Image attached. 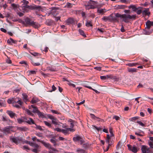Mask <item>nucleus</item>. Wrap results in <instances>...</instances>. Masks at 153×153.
<instances>
[{
    "mask_svg": "<svg viewBox=\"0 0 153 153\" xmlns=\"http://www.w3.org/2000/svg\"><path fill=\"white\" fill-rule=\"evenodd\" d=\"M115 16L116 17L122 19L123 21L126 23L128 22V19H134L136 16L135 15H131L126 14L121 15L118 13H116Z\"/></svg>",
    "mask_w": 153,
    "mask_h": 153,
    "instance_id": "f257e3e1",
    "label": "nucleus"
},
{
    "mask_svg": "<svg viewBox=\"0 0 153 153\" xmlns=\"http://www.w3.org/2000/svg\"><path fill=\"white\" fill-rule=\"evenodd\" d=\"M37 141L40 142L45 147L48 149L49 150V153H57V150L52 147L49 143H46L43 141H40L39 139H37Z\"/></svg>",
    "mask_w": 153,
    "mask_h": 153,
    "instance_id": "f03ea898",
    "label": "nucleus"
},
{
    "mask_svg": "<svg viewBox=\"0 0 153 153\" xmlns=\"http://www.w3.org/2000/svg\"><path fill=\"white\" fill-rule=\"evenodd\" d=\"M141 150L142 153H152L151 149L147 146L143 145L141 146Z\"/></svg>",
    "mask_w": 153,
    "mask_h": 153,
    "instance_id": "7ed1b4c3",
    "label": "nucleus"
},
{
    "mask_svg": "<svg viewBox=\"0 0 153 153\" xmlns=\"http://www.w3.org/2000/svg\"><path fill=\"white\" fill-rule=\"evenodd\" d=\"M127 146L129 150L131 151L134 153L137 152L138 151L137 148L135 146H132L131 145L128 144L127 145Z\"/></svg>",
    "mask_w": 153,
    "mask_h": 153,
    "instance_id": "20e7f679",
    "label": "nucleus"
},
{
    "mask_svg": "<svg viewBox=\"0 0 153 153\" xmlns=\"http://www.w3.org/2000/svg\"><path fill=\"white\" fill-rule=\"evenodd\" d=\"M10 140L16 144H18L21 141V139L18 137H12L10 138Z\"/></svg>",
    "mask_w": 153,
    "mask_h": 153,
    "instance_id": "39448f33",
    "label": "nucleus"
},
{
    "mask_svg": "<svg viewBox=\"0 0 153 153\" xmlns=\"http://www.w3.org/2000/svg\"><path fill=\"white\" fill-rule=\"evenodd\" d=\"M22 102L20 100H18L16 101H14V102H13V105L17 108H19L20 105H22Z\"/></svg>",
    "mask_w": 153,
    "mask_h": 153,
    "instance_id": "423d86ee",
    "label": "nucleus"
},
{
    "mask_svg": "<svg viewBox=\"0 0 153 153\" xmlns=\"http://www.w3.org/2000/svg\"><path fill=\"white\" fill-rule=\"evenodd\" d=\"M88 2L91 7H93V9L97 7L98 6V3L97 1L90 0Z\"/></svg>",
    "mask_w": 153,
    "mask_h": 153,
    "instance_id": "0eeeda50",
    "label": "nucleus"
},
{
    "mask_svg": "<svg viewBox=\"0 0 153 153\" xmlns=\"http://www.w3.org/2000/svg\"><path fill=\"white\" fill-rule=\"evenodd\" d=\"M29 109H30L31 110H32V109L33 108L32 110V112H33L34 113H37L38 112V110L37 108V107L33 105H31V106H29Z\"/></svg>",
    "mask_w": 153,
    "mask_h": 153,
    "instance_id": "6e6552de",
    "label": "nucleus"
},
{
    "mask_svg": "<svg viewBox=\"0 0 153 153\" xmlns=\"http://www.w3.org/2000/svg\"><path fill=\"white\" fill-rule=\"evenodd\" d=\"M102 20L106 22L107 21H112L113 19V16H104L102 19Z\"/></svg>",
    "mask_w": 153,
    "mask_h": 153,
    "instance_id": "1a4fd4ad",
    "label": "nucleus"
},
{
    "mask_svg": "<svg viewBox=\"0 0 153 153\" xmlns=\"http://www.w3.org/2000/svg\"><path fill=\"white\" fill-rule=\"evenodd\" d=\"M128 8L129 9H131L134 12H136L140 8V7H137L135 5H131L128 6Z\"/></svg>",
    "mask_w": 153,
    "mask_h": 153,
    "instance_id": "9d476101",
    "label": "nucleus"
},
{
    "mask_svg": "<svg viewBox=\"0 0 153 153\" xmlns=\"http://www.w3.org/2000/svg\"><path fill=\"white\" fill-rule=\"evenodd\" d=\"M12 128V126H9L7 127L4 128L3 129V132L5 133H10L11 131Z\"/></svg>",
    "mask_w": 153,
    "mask_h": 153,
    "instance_id": "9b49d317",
    "label": "nucleus"
},
{
    "mask_svg": "<svg viewBox=\"0 0 153 153\" xmlns=\"http://www.w3.org/2000/svg\"><path fill=\"white\" fill-rule=\"evenodd\" d=\"M7 42L9 45H12L13 44L17 43V41L13 40L11 38H10L9 39H8L7 40Z\"/></svg>",
    "mask_w": 153,
    "mask_h": 153,
    "instance_id": "f8f14e48",
    "label": "nucleus"
},
{
    "mask_svg": "<svg viewBox=\"0 0 153 153\" xmlns=\"http://www.w3.org/2000/svg\"><path fill=\"white\" fill-rule=\"evenodd\" d=\"M106 11V10L105 9L100 8H98L97 10V13L101 15L103 14Z\"/></svg>",
    "mask_w": 153,
    "mask_h": 153,
    "instance_id": "ddd939ff",
    "label": "nucleus"
},
{
    "mask_svg": "<svg viewBox=\"0 0 153 153\" xmlns=\"http://www.w3.org/2000/svg\"><path fill=\"white\" fill-rule=\"evenodd\" d=\"M21 7H22V10L24 11H26L27 8H30V6H29L24 3L22 4Z\"/></svg>",
    "mask_w": 153,
    "mask_h": 153,
    "instance_id": "4468645a",
    "label": "nucleus"
},
{
    "mask_svg": "<svg viewBox=\"0 0 153 153\" xmlns=\"http://www.w3.org/2000/svg\"><path fill=\"white\" fill-rule=\"evenodd\" d=\"M25 121L29 124H34V122L33 119L31 118L25 119Z\"/></svg>",
    "mask_w": 153,
    "mask_h": 153,
    "instance_id": "2eb2a0df",
    "label": "nucleus"
},
{
    "mask_svg": "<svg viewBox=\"0 0 153 153\" xmlns=\"http://www.w3.org/2000/svg\"><path fill=\"white\" fill-rule=\"evenodd\" d=\"M25 22L27 25H31L33 23V21L31 20L28 18H26L25 19Z\"/></svg>",
    "mask_w": 153,
    "mask_h": 153,
    "instance_id": "dca6fc26",
    "label": "nucleus"
},
{
    "mask_svg": "<svg viewBox=\"0 0 153 153\" xmlns=\"http://www.w3.org/2000/svg\"><path fill=\"white\" fill-rule=\"evenodd\" d=\"M143 15L145 16H149L150 14V12L149 11V9L148 8H146L142 12Z\"/></svg>",
    "mask_w": 153,
    "mask_h": 153,
    "instance_id": "f3484780",
    "label": "nucleus"
},
{
    "mask_svg": "<svg viewBox=\"0 0 153 153\" xmlns=\"http://www.w3.org/2000/svg\"><path fill=\"white\" fill-rule=\"evenodd\" d=\"M52 123L55 125V126L56 125H58L59 127H60V125L58 124V120L55 117L52 120Z\"/></svg>",
    "mask_w": 153,
    "mask_h": 153,
    "instance_id": "a211bd4d",
    "label": "nucleus"
},
{
    "mask_svg": "<svg viewBox=\"0 0 153 153\" xmlns=\"http://www.w3.org/2000/svg\"><path fill=\"white\" fill-rule=\"evenodd\" d=\"M73 139L75 141H80L81 143H82L83 142V141L82 140L81 137L79 136H76V137H74Z\"/></svg>",
    "mask_w": 153,
    "mask_h": 153,
    "instance_id": "6ab92c4d",
    "label": "nucleus"
},
{
    "mask_svg": "<svg viewBox=\"0 0 153 153\" xmlns=\"http://www.w3.org/2000/svg\"><path fill=\"white\" fill-rule=\"evenodd\" d=\"M7 112L11 118L13 117L15 115V114L11 111H7Z\"/></svg>",
    "mask_w": 153,
    "mask_h": 153,
    "instance_id": "aec40b11",
    "label": "nucleus"
},
{
    "mask_svg": "<svg viewBox=\"0 0 153 153\" xmlns=\"http://www.w3.org/2000/svg\"><path fill=\"white\" fill-rule=\"evenodd\" d=\"M106 79L110 78L114 80H116L117 79L116 77L115 76H114L112 75H108L105 76Z\"/></svg>",
    "mask_w": 153,
    "mask_h": 153,
    "instance_id": "412c9836",
    "label": "nucleus"
},
{
    "mask_svg": "<svg viewBox=\"0 0 153 153\" xmlns=\"http://www.w3.org/2000/svg\"><path fill=\"white\" fill-rule=\"evenodd\" d=\"M39 101V100L36 97H33L32 98L30 102L32 104H34L37 102Z\"/></svg>",
    "mask_w": 153,
    "mask_h": 153,
    "instance_id": "4be33fe9",
    "label": "nucleus"
},
{
    "mask_svg": "<svg viewBox=\"0 0 153 153\" xmlns=\"http://www.w3.org/2000/svg\"><path fill=\"white\" fill-rule=\"evenodd\" d=\"M22 95L24 101L25 102H27L28 100L27 96L26 94L24 93L22 94Z\"/></svg>",
    "mask_w": 153,
    "mask_h": 153,
    "instance_id": "5701e85b",
    "label": "nucleus"
},
{
    "mask_svg": "<svg viewBox=\"0 0 153 153\" xmlns=\"http://www.w3.org/2000/svg\"><path fill=\"white\" fill-rule=\"evenodd\" d=\"M50 141L53 144L54 146H56L57 144L56 143V139L55 138H53L50 140Z\"/></svg>",
    "mask_w": 153,
    "mask_h": 153,
    "instance_id": "b1692460",
    "label": "nucleus"
},
{
    "mask_svg": "<svg viewBox=\"0 0 153 153\" xmlns=\"http://www.w3.org/2000/svg\"><path fill=\"white\" fill-rule=\"evenodd\" d=\"M146 28H147L148 29H150L151 27L152 26L151 22L149 21H147L146 23Z\"/></svg>",
    "mask_w": 153,
    "mask_h": 153,
    "instance_id": "393cba45",
    "label": "nucleus"
},
{
    "mask_svg": "<svg viewBox=\"0 0 153 153\" xmlns=\"http://www.w3.org/2000/svg\"><path fill=\"white\" fill-rule=\"evenodd\" d=\"M128 71L130 72L133 73L136 72L137 71V69L135 68H128Z\"/></svg>",
    "mask_w": 153,
    "mask_h": 153,
    "instance_id": "a878e982",
    "label": "nucleus"
},
{
    "mask_svg": "<svg viewBox=\"0 0 153 153\" xmlns=\"http://www.w3.org/2000/svg\"><path fill=\"white\" fill-rule=\"evenodd\" d=\"M85 6L86 9L89 10L90 9H93V7H91L88 2Z\"/></svg>",
    "mask_w": 153,
    "mask_h": 153,
    "instance_id": "bb28decb",
    "label": "nucleus"
},
{
    "mask_svg": "<svg viewBox=\"0 0 153 153\" xmlns=\"http://www.w3.org/2000/svg\"><path fill=\"white\" fill-rule=\"evenodd\" d=\"M1 119L4 122H8L9 120V119L6 116L4 115L2 116Z\"/></svg>",
    "mask_w": 153,
    "mask_h": 153,
    "instance_id": "cd10ccee",
    "label": "nucleus"
},
{
    "mask_svg": "<svg viewBox=\"0 0 153 153\" xmlns=\"http://www.w3.org/2000/svg\"><path fill=\"white\" fill-rule=\"evenodd\" d=\"M62 132L65 134H68L69 132L68 128H66L65 129H62Z\"/></svg>",
    "mask_w": 153,
    "mask_h": 153,
    "instance_id": "c85d7f7f",
    "label": "nucleus"
},
{
    "mask_svg": "<svg viewBox=\"0 0 153 153\" xmlns=\"http://www.w3.org/2000/svg\"><path fill=\"white\" fill-rule=\"evenodd\" d=\"M85 25L86 26L88 27L91 26L92 25L91 24V22L90 21H87Z\"/></svg>",
    "mask_w": 153,
    "mask_h": 153,
    "instance_id": "c756f323",
    "label": "nucleus"
},
{
    "mask_svg": "<svg viewBox=\"0 0 153 153\" xmlns=\"http://www.w3.org/2000/svg\"><path fill=\"white\" fill-rule=\"evenodd\" d=\"M31 25L33 27L35 28H37L39 27V25L38 23L33 22V23Z\"/></svg>",
    "mask_w": 153,
    "mask_h": 153,
    "instance_id": "7c9ffc66",
    "label": "nucleus"
},
{
    "mask_svg": "<svg viewBox=\"0 0 153 153\" xmlns=\"http://www.w3.org/2000/svg\"><path fill=\"white\" fill-rule=\"evenodd\" d=\"M76 152L78 153H85V152L84 150L79 149H78L76 150Z\"/></svg>",
    "mask_w": 153,
    "mask_h": 153,
    "instance_id": "2f4dec72",
    "label": "nucleus"
},
{
    "mask_svg": "<svg viewBox=\"0 0 153 153\" xmlns=\"http://www.w3.org/2000/svg\"><path fill=\"white\" fill-rule=\"evenodd\" d=\"M30 109H26L25 110L26 112H27V114L31 116H33V114L32 113L31 111V110H30Z\"/></svg>",
    "mask_w": 153,
    "mask_h": 153,
    "instance_id": "473e14b6",
    "label": "nucleus"
},
{
    "mask_svg": "<svg viewBox=\"0 0 153 153\" xmlns=\"http://www.w3.org/2000/svg\"><path fill=\"white\" fill-rule=\"evenodd\" d=\"M152 31V30H149L148 31H145L144 34L146 35H149Z\"/></svg>",
    "mask_w": 153,
    "mask_h": 153,
    "instance_id": "72a5a7b5",
    "label": "nucleus"
},
{
    "mask_svg": "<svg viewBox=\"0 0 153 153\" xmlns=\"http://www.w3.org/2000/svg\"><path fill=\"white\" fill-rule=\"evenodd\" d=\"M141 132H143L141 130H140L139 131V132H135V135L140 136H143V135L142 134H140V133H141Z\"/></svg>",
    "mask_w": 153,
    "mask_h": 153,
    "instance_id": "f704fd0d",
    "label": "nucleus"
},
{
    "mask_svg": "<svg viewBox=\"0 0 153 153\" xmlns=\"http://www.w3.org/2000/svg\"><path fill=\"white\" fill-rule=\"evenodd\" d=\"M33 147L35 149L37 148L40 149L41 148V146L39 145L36 143H34Z\"/></svg>",
    "mask_w": 153,
    "mask_h": 153,
    "instance_id": "c9c22d12",
    "label": "nucleus"
},
{
    "mask_svg": "<svg viewBox=\"0 0 153 153\" xmlns=\"http://www.w3.org/2000/svg\"><path fill=\"white\" fill-rule=\"evenodd\" d=\"M137 123H138L139 125H140L142 127H145V125L142 123L140 121H137Z\"/></svg>",
    "mask_w": 153,
    "mask_h": 153,
    "instance_id": "e433bc0d",
    "label": "nucleus"
},
{
    "mask_svg": "<svg viewBox=\"0 0 153 153\" xmlns=\"http://www.w3.org/2000/svg\"><path fill=\"white\" fill-rule=\"evenodd\" d=\"M43 122L46 126H47L49 127H51V124L49 123L48 122L46 121H44Z\"/></svg>",
    "mask_w": 153,
    "mask_h": 153,
    "instance_id": "4c0bfd02",
    "label": "nucleus"
},
{
    "mask_svg": "<svg viewBox=\"0 0 153 153\" xmlns=\"http://www.w3.org/2000/svg\"><path fill=\"white\" fill-rule=\"evenodd\" d=\"M79 31L80 34L81 35L83 36H86L85 34H84V31L82 30L79 29Z\"/></svg>",
    "mask_w": 153,
    "mask_h": 153,
    "instance_id": "58836bf2",
    "label": "nucleus"
},
{
    "mask_svg": "<svg viewBox=\"0 0 153 153\" xmlns=\"http://www.w3.org/2000/svg\"><path fill=\"white\" fill-rule=\"evenodd\" d=\"M11 6L12 7H13L14 9L17 8L18 6V5L15 4L14 3L11 4Z\"/></svg>",
    "mask_w": 153,
    "mask_h": 153,
    "instance_id": "ea45409f",
    "label": "nucleus"
},
{
    "mask_svg": "<svg viewBox=\"0 0 153 153\" xmlns=\"http://www.w3.org/2000/svg\"><path fill=\"white\" fill-rule=\"evenodd\" d=\"M93 127L94 129L97 130L98 131L101 130V128L100 127H98L95 126H93Z\"/></svg>",
    "mask_w": 153,
    "mask_h": 153,
    "instance_id": "a19ab883",
    "label": "nucleus"
},
{
    "mask_svg": "<svg viewBox=\"0 0 153 153\" xmlns=\"http://www.w3.org/2000/svg\"><path fill=\"white\" fill-rule=\"evenodd\" d=\"M17 121L19 123H21L23 122L24 121L22 119V118H18L17 119Z\"/></svg>",
    "mask_w": 153,
    "mask_h": 153,
    "instance_id": "79ce46f5",
    "label": "nucleus"
},
{
    "mask_svg": "<svg viewBox=\"0 0 153 153\" xmlns=\"http://www.w3.org/2000/svg\"><path fill=\"white\" fill-rule=\"evenodd\" d=\"M113 118V119H115L116 120H119L120 119V117L119 116L116 115L114 116Z\"/></svg>",
    "mask_w": 153,
    "mask_h": 153,
    "instance_id": "37998d69",
    "label": "nucleus"
},
{
    "mask_svg": "<svg viewBox=\"0 0 153 153\" xmlns=\"http://www.w3.org/2000/svg\"><path fill=\"white\" fill-rule=\"evenodd\" d=\"M39 149H32V151L35 153H37L39 151Z\"/></svg>",
    "mask_w": 153,
    "mask_h": 153,
    "instance_id": "c03bdc74",
    "label": "nucleus"
},
{
    "mask_svg": "<svg viewBox=\"0 0 153 153\" xmlns=\"http://www.w3.org/2000/svg\"><path fill=\"white\" fill-rule=\"evenodd\" d=\"M90 115L91 117L93 119H94V120L95 119V118H97V117H96L94 114H90Z\"/></svg>",
    "mask_w": 153,
    "mask_h": 153,
    "instance_id": "a18cd8bd",
    "label": "nucleus"
},
{
    "mask_svg": "<svg viewBox=\"0 0 153 153\" xmlns=\"http://www.w3.org/2000/svg\"><path fill=\"white\" fill-rule=\"evenodd\" d=\"M138 118V117H132L131 119V121H134L136 120Z\"/></svg>",
    "mask_w": 153,
    "mask_h": 153,
    "instance_id": "49530a36",
    "label": "nucleus"
},
{
    "mask_svg": "<svg viewBox=\"0 0 153 153\" xmlns=\"http://www.w3.org/2000/svg\"><path fill=\"white\" fill-rule=\"evenodd\" d=\"M142 11L141 10L139 9L137 10V13L138 15L142 13Z\"/></svg>",
    "mask_w": 153,
    "mask_h": 153,
    "instance_id": "de8ad7c7",
    "label": "nucleus"
},
{
    "mask_svg": "<svg viewBox=\"0 0 153 153\" xmlns=\"http://www.w3.org/2000/svg\"><path fill=\"white\" fill-rule=\"evenodd\" d=\"M94 69L98 71H101V67H96L94 68Z\"/></svg>",
    "mask_w": 153,
    "mask_h": 153,
    "instance_id": "09e8293b",
    "label": "nucleus"
},
{
    "mask_svg": "<svg viewBox=\"0 0 153 153\" xmlns=\"http://www.w3.org/2000/svg\"><path fill=\"white\" fill-rule=\"evenodd\" d=\"M54 130L58 132H62V129L58 128H56L54 129Z\"/></svg>",
    "mask_w": 153,
    "mask_h": 153,
    "instance_id": "8fccbe9b",
    "label": "nucleus"
},
{
    "mask_svg": "<svg viewBox=\"0 0 153 153\" xmlns=\"http://www.w3.org/2000/svg\"><path fill=\"white\" fill-rule=\"evenodd\" d=\"M7 102L9 104H10L11 103H13V102H14V101H13V100L12 99H9L7 100Z\"/></svg>",
    "mask_w": 153,
    "mask_h": 153,
    "instance_id": "3c124183",
    "label": "nucleus"
},
{
    "mask_svg": "<svg viewBox=\"0 0 153 153\" xmlns=\"http://www.w3.org/2000/svg\"><path fill=\"white\" fill-rule=\"evenodd\" d=\"M73 21V19L71 18H69L68 19V22L71 23H72Z\"/></svg>",
    "mask_w": 153,
    "mask_h": 153,
    "instance_id": "603ef678",
    "label": "nucleus"
},
{
    "mask_svg": "<svg viewBox=\"0 0 153 153\" xmlns=\"http://www.w3.org/2000/svg\"><path fill=\"white\" fill-rule=\"evenodd\" d=\"M36 73V71H29V73L31 74H35Z\"/></svg>",
    "mask_w": 153,
    "mask_h": 153,
    "instance_id": "864d4df0",
    "label": "nucleus"
},
{
    "mask_svg": "<svg viewBox=\"0 0 153 153\" xmlns=\"http://www.w3.org/2000/svg\"><path fill=\"white\" fill-rule=\"evenodd\" d=\"M31 54H32L33 55L36 56H39V55H40V54L39 53H31Z\"/></svg>",
    "mask_w": 153,
    "mask_h": 153,
    "instance_id": "5fc2aeb1",
    "label": "nucleus"
},
{
    "mask_svg": "<svg viewBox=\"0 0 153 153\" xmlns=\"http://www.w3.org/2000/svg\"><path fill=\"white\" fill-rule=\"evenodd\" d=\"M68 132L69 131L73 132L75 131V129L72 128H68Z\"/></svg>",
    "mask_w": 153,
    "mask_h": 153,
    "instance_id": "6e6d98bb",
    "label": "nucleus"
},
{
    "mask_svg": "<svg viewBox=\"0 0 153 153\" xmlns=\"http://www.w3.org/2000/svg\"><path fill=\"white\" fill-rule=\"evenodd\" d=\"M127 65L130 67H132L135 65L133 63H129L127 64Z\"/></svg>",
    "mask_w": 153,
    "mask_h": 153,
    "instance_id": "4d7b16f0",
    "label": "nucleus"
},
{
    "mask_svg": "<svg viewBox=\"0 0 153 153\" xmlns=\"http://www.w3.org/2000/svg\"><path fill=\"white\" fill-rule=\"evenodd\" d=\"M100 77L101 79L102 80H104L106 79L105 76H101Z\"/></svg>",
    "mask_w": 153,
    "mask_h": 153,
    "instance_id": "13d9d810",
    "label": "nucleus"
},
{
    "mask_svg": "<svg viewBox=\"0 0 153 153\" xmlns=\"http://www.w3.org/2000/svg\"><path fill=\"white\" fill-rule=\"evenodd\" d=\"M85 100H83V101L80 102L79 103H77V105H80L81 104H83L85 102Z\"/></svg>",
    "mask_w": 153,
    "mask_h": 153,
    "instance_id": "bf43d9fd",
    "label": "nucleus"
},
{
    "mask_svg": "<svg viewBox=\"0 0 153 153\" xmlns=\"http://www.w3.org/2000/svg\"><path fill=\"white\" fill-rule=\"evenodd\" d=\"M68 84L70 86H72L74 87H75V85L73 83H71L70 82H69Z\"/></svg>",
    "mask_w": 153,
    "mask_h": 153,
    "instance_id": "052dcab7",
    "label": "nucleus"
},
{
    "mask_svg": "<svg viewBox=\"0 0 153 153\" xmlns=\"http://www.w3.org/2000/svg\"><path fill=\"white\" fill-rule=\"evenodd\" d=\"M48 117L49 119H50L52 120L55 117H54L51 115H49L48 116Z\"/></svg>",
    "mask_w": 153,
    "mask_h": 153,
    "instance_id": "680f3d73",
    "label": "nucleus"
},
{
    "mask_svg": "<svg viewBox=\"0 0 153 153\" xmlns=\"http://www.w3.org/2000/svg\"><path fill=\"white\" fill-rule=\"evenodd\" d=\"M0 30L1 31L4 32V33H6L7 32L6 30L5 29L3 28H1L0 29Z\"/></svg>",
    "mask_w": 153,
    "mask_h": 153,
    "instance_id": "e2e57ef3",
    "label": "nucleus"
},
{
    "mask_svg": "<svg viewBox=\"0 0 153 153\" xmlns=\"http://www.w3.org/2000/svg\"><path fill=\"white\" fill-rule=\"evenodd\" d=\"M33 64L34 66H39L40 65V64L39 62L34 63Z\"/></svg>",
    "mask_w": 153,
    "mask_h": 153,
    "instance_id": "0e129e2a",
    "label": "nucleus"
},
{
    "mask_svg": "<svg viewBox=\"0 0 153 153\" xmlns=\"http://www.w3.org/2000/svg\"><path fill=\"white\" fill-rule=\"evenodd\" d=\"M36 128L37 129H38L39 130H42V128L41 127L39 126H36Z\"/></svg>",
    "mask_w": 153,
    "mask_h": 153,
    "instance_id": "69168bd1",
    "label": "nucleus"
},
{
    "mask_svg": "<svg viewBox=\"0 0 153 153\" xmlns=\"http://www.w3.org/2000/svg\"><path fill=\"white\" fill-rule=\"evenodd\" d=\"M26 128L25 127H21L19 128V129L22 131H25Z\"/></svg>",
    "mask_w": 153,
    "mask_h": 153,
    "instance_id": "338daca9",
    "label": "nucleus"
},
{
    "mask_svg": "<svg viewBox=\"0 0 153 153\" xmlns=\"http://www.w3.org/2000/svg\"><path fill=\"white\" fill-rule=\"evenodd\" d=\"M18 14L20 17H21L23 15V13L22 12L18 13Z\"/></svg>",
    "mask_w": 153,
    "mask_h": 153,
    "instance_id": "774afa93",
    "label": "nucleus"
}]
</instances>
